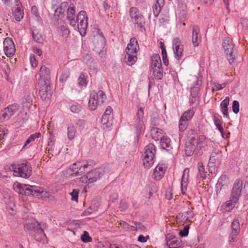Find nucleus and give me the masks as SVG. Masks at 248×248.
<instances>
[{
	"instance_id": "nucleus-55",
	"label": "nucleus",
	"mask_w": 248,
	"mask_h": 248,
	"mask_svg": "<svg viewBox=\"0 0 248 248\" xmlns=\"http://www.w3.org/2000/svg\"><path fill=\"white\" fill-rule=\"evenodd\" d=\"M79 190L77 189H74L70 193V195L72 196L71 200L77 202L78 200Z\"/></svg>"
},
{
	"instance_id": "nucleus-64",
	"label": "nucleus",
	"mask_w": 248,
	"mask_h": 248,
	"mask_svg": "<svg viewBox=\"0 0 248 248\" xmlns=\"http://www.w3.org/2000/svg\"><path fill=\"white\" fill-rule=\"evenodd\" d=\"M119 224L124 229L131 230V226H130V225L128 224L127 222L123 220L120 221Z\"/></svg>"
},
{
	"instance_id": "nucleus-60",
	"label": "nucleus",
	"mask_w": 248,
	"mask_h": 248,
	"mask_svg": "<svg viewBox=\"0 0 248 248\" xmlns=\"http://www.w3.org/2000/svg\"><path fill=\"white\" fill-rule=\"evenodd\" d=\"M30 62H31V66L33 67H36L37 66L38 62L36 60L34 55H30Z\"/></svg>"
},
{
	"instance_id": "nucleus-43",
	"label": "nucleus",
	"mask_w": 248,
	"mask_h": 248,
	"mask_svg": "<svg viewBox=\"0 0 248 248\" xmlns=\"http://www.w3.org/2000/svg\"><path fill=\"white\" fill-rule=\"evenodd\" d=\"M194 114V111L193 110L189 109L184 112L180 118L187 122L191 119Z\"/></svg>"
},
{
	"instance_id": "nucleus-54",
	"label": "nucleus",
	"mask_w": 248,
	"mask_h": 248,
	"mask_svg": "<svg viewBox=\"0 0 248 248\" xmlns=\"http://www.w3.org/2000/svg\"><path fill=\"white\" fill-rule=\"evenodd\" d=\"M232 111L235 114H237L239 111V103L238 101L234 100L232 102Z\"/></svg>"
},
{
	"instance_id": "nucleus-53",
	"label": "nucleus",
	"mask_w": 248,
	"mask_h": 248,
	"mask_svg": "<svg viewBox=\"0 0 248 248\" xmlns=\"http://www.w3.org/2000/svg\"><path fill=\"white\" fill-rule=\"evenodd\" d=\"M81 108L82 107L79 104L73 105L70 107L71 111L75 113L79 112L81 111Z\"/></svg>"
},
{
	"instance_id": "nucleus-21",
	"label": "nucleus",
	"mask_w": 248,
	"mask_h": 248,
	"mask_svg": "<svg viewBox=\"0 0 248 248\" xmlns=\"http://www.w3.org/2000/svg\"><path fill=\"white\" fill-rule=\"evenodd\" d=\"M221 157V152L220 151H215L211 153L209 161L208 163V167L209 168V171L212 173L211 168L214 166V164L218 161Z\"/></svg>"
},
{
	"instance_id": "nucleus-22",
	"label": "nucleus",
	"mask_w": 248,
	"mask_h": 248,
	"mask_svg": "<svg viewBox=\"0 0 248 248\" xmlns=\"http://www.w3.org/2000/svg\"><path fill=\"white\" fill-rule=\"evenodd\" d=\"M40 78L38 80L45 81V82H50V70L46 66H42L40 69Z\"/></svg>"
},
{
	"instance_id": "nucleus-27",
	"label": "nucleus",
	"mask_w": 248,
	"mask_h": 248,
	"mask_svg": "<svg viewBox=\"0 0 248 248\" xmlns=\"http://www.w3.org/2000/svg\"><path fill=\"white\" fill-rule=\"evenodd\" d=\"M67 7L68 3L67 2L61 3L56 9L54 7L55 10L54 16L56 18H61V17H62V15Z\"/></svg>"
},
{
	"instance_id": "nucleus-30",
	"label": "nucleus",
	"mask_w": 248,
	"mask_h": 248,
	"mask_svg": "<svg viewBox=\"0 0 248 248\" xmlns=\"http://www.w3.org/2000/svg\"><path fill=\"white\" fill-rule=\"evenodd\" d=\"M152 62L151 67L157 68L162 66L161 60L160 56L158 54H154L151 57Z\"/></svg>"
},
{
	"instance_id": "nucleus-52",
	"label": "nucleus",
	"mask_w": 248,
	"mask_h": 248,
	"mask_svg": "<svg viewBox=\"0 0 248 248\" xmlns=\"http://www.w3.org/2000/svg\"><path fill=\"white\" fill-rule=\"evenodd\" d=\"M187 122L180 118L179 124V130L181 132L184 131L187 127Z\"/></svg>"
},
{
	"instance_id": "nucleus-40",
	"label": "nucleus",
	"mask_w": 248,
	"mask_h": 248,
	"mask_svg": "<svg viewBox=\"0 0 248 248\" xmlns=\"http://www.w3.org/2000/svg\"><path fill=\"white\" fill-rule=\"evenodd\" d=\"M163 6L164 4H160L156 2H155L153 4L152 9L153 14L155 17H157L159 15Z\"/></svg>"
},
{
	"instance_id": "nucleus-59",
	"label": "nucleus",
	"mask_w": 248,
	"mask_h": 248,
	"mask_svg": "<svg viewBox=\"0 0 248 248\" xmlns=\"http://www.w3.org/2000/svg\"><path fill=\"white\" fill-rule=\"evenodd\" d=\"M231 226H232V230H235V231H239V227H240L239 222L237 220H236V219L234 220L233 221V222H232Z\"/></svg>"
},
{
	"instance_id": "nucleus-1",
	"label": "nucleus",
	"mask_w": 248,
	"mask_h": 248,
	"mask_svg": "<svg viewBox=\"0 0 248 248\" xmlns=\"http://www.w3.org/2000/svg\"><path fill=\"white\" fill-rule=\"evenodd\" d=\"M8 168L10 170L13 171L14 175L16 177L28 178L32 174L31 165L26 161L17 164H12Z\"/></svg>"
},
{
	"instance_id": "nucleus-13",
	"label": "nucleus",
	"mask_w": 248,
	"mask_h": 248,
	"mask_svg": "<svg viewBox=\"0 0 248 248\" xmlns=\"http://www.w3.org/2000/svg\"><path fill=\"white\" fill-rule=\"evenodd\" d=\"M3 49L5 54L8 57H12L15 53L14 43L11 38L7 37L3 41Z\"/></svg>"
},
{
	"instance_id": "nucleus-25",
	"label": "nucleus",
	"mask_w": 248,
	"mask_h": 248,
	"mask_svg": "<svg viewBox=\"0 0 248 248\" xmlns=\"http://www.w3.org/2000/svg\"><path fill=\"white\" fill-rule=\"evenodd\" d=\"M138 49L139 45L136 38L135 37L131 38L130 40V43L127 46L126 52L136 53Z\"/></svg>"
},
{
	"instance_id": "nucleus-51",
	"label": "nucleus",
	"mask_w": 248,
	"mask_h": 248,
	"mask_svg": "<svg viewBox=\"0 0 248 248\" xmlns=\"http://www.w3.org/2000/svg\"><path fill=\"white\" fill-rule=\"evenodd\" d=\"M77 128L80 132H81L85 127V123L83 120H78L75 124Z\"/></svg>"
},
{
	"instance_id": "nucleus-14",
	"label": "nucleus",
	"mask_w": 248,
	"mask_h": 248,
	"mask_svg": "<svg viewBox=\"0 0 248 248\" xmlns=\"http://www.w3.org/2000/svg\"><path fill=\"white\" fill-rule=\"evenodd\" d=\"M172 47L175 58L178 60H180L183 55V46L178 38L173 39Z\"/></svg>"
},
{
	"instance_id": "nucleus-44",
	"label": "nucleus",
	"mask_w": 248,
	"mask_h": 248,
	"mask_svg": "<svg viewBox=\"0 0 248 248\" xmlns=\"http://www.w3.org/2000/svg\"><path fill=\"white\" fill-rule=\"evenodd\" d=\"M75 7L72 4H70L67 9V18H74L75 16Z\"/></svg>"
},
{
	"instance_id": "nucleus-3",
	"label": "nucleus",
	"mask_w": 248,
	"mask_h": 248,
	"mask_svg": "<svg viewBox=\"0 0 248 248\" xmlns=\"http://www.w3.org/2000/svg\"><path fill=\"white\" fill-rule=\"evenodd\" d=\"M106 99V93L103 91H93L90 93L88 107L91 110H94L98 106L103 105Z\"/></svg>"
},
{
	"instance_id": "nucleus-17",
	"label": "nucleus",
	"mask_w": 248,
	"mask_h": 248,
	"mask_svg": "<svg viewBox=\"0 0 248 248\" xmlns=\"http://www.w3.org/2000/svg\"><path fill=\"white\" fill-rule=\"evenodd\" d=\"M105 173L103 168L95 169L88 173V178L91 183L99 180Z\"/></svg>"
},
{
	"instance_id": "nucleus-47",
	"label": "nucleus",
	"mask_w": 248,
	"mask_h": 248,
	"mask_svg": "<svg viewBox=\"0 0 248 248\" xmlns=\"http://www.w3.org/2000/svg\"><path fill=\"white\" fill-rule=\"evenodd\" d=\"M69 75L70 71L69 70H64L60 76V81L61 82H63L65 81L69 77Z\"/></svg>"
},
{
	"instance_id": "nucleus-9",
	"label": "nucleus",
	"mask_w": 248,
	"mask_h": 248,
	"mask_svg": "<svg viewBox=\"0 0 248 248\" xmlns=\"http://www.w3.org/2000/svg\"><path fill=\"white\" fill-rule=\"evenodd\" d=\"M77 20L78 22V28L81 35L84 36L86 34V30L88 27V17L86 12L84 11H80L78 15Z\"/></svg>"
},
{
	"instance_id": "nucleus-15",
	"label": "nucleus",
	"mask_w": 248,
	"mask_h": 248,
	"mask_svg": "<svg viewBox=\"0 0 248 248\" xmlns=\"http://www.w3.org/2000/svg\"><path fill=\"white\" fill-rule=\"evenodd\" d=\"M15 6L12 8L13 14L15 19L20 21L24 16V12L22 4L19 0H15Z\"/></svg>"
},
{
	"instance_id": "nucleus-62",
	"label": "nucleus",
	"mask_w": 248,
	"mask_h": 248,
	"mask_svg": "<svg viewBox=\"0 0 248 248\" xmlns=\"http://www.w3.org/2000/svg\"><path fill=\"white\" fill-rule=\"evenodd\" d=\"M127 207L128 205L127 202L124 200L122 201L120 203V209L122 211H124L127 208Z\"/></svg>"
},
{
	"instance_id": "nucleus-58",
	"label": "nucleus",
	"mask_w": 248,
	"mask_h": 248,
	"mask_svg": "<svg viewBox=\"0 0 248 248\" xmlns=\"http://www.w3.org/2000/svg\"><path fill=\"white\" fill-rule=\"evenodd\" d=\"M239 231L232 230L230 235V241L234 242L236 240V237L238 235Z\"/></svg>"
},
{
	"instance_id": "nucleus-42",
	"label": "nucleus",
	"mask_w": 248,
	"mask_h": 248,
	"mask_svg": "<svg viewBox=\"0 0 248 248\" xmlns=\"http://www.w3.org/2000/svg\"><path fill=\"white\" fill-rule=\"evenodd\" d=\"M41 137V133L39 132L35 133L30 136L28 139L26 140L23 148H25L31 142L34 141L36 139L39 138Z\"/></svg>"
},
{
	"instance_id": "nucleus-11",
	"label": "nucleus",
	"mask_w": 248,
	"mask_h": 248,
	"mask_svg": "<svg viewBox=\"0 0 248 248\" xmlns=\"http://www.w3.org/2000/svg\"><path fill=\"white\" fill-rule=\"evenodd\" d=\"M191 132L192 135L189 137V141H190V144H192L197 149H201L203 147L206 143L205 137L203 135L198 136L195 134L193 131Z\"/></svg>"
},
{
	"instance_id": "nucleus-56",
	"label": "nucleus",
	"mask_w": 248,
	"mask_h": 248,
	"mask_svg": "<svg viewBox=\"0 0 248 248\" xmlns=\"http://www.w3.org/2000/svg\"><path fill=\"white\" fill-rule=\"evenodd\" d=\"M35 232L37 234L40 236V238L41 239L43 237L45 236V234L44 233V230L41 227L39 224H37L36 227Z\"/></svg>"
},
{
	"instance_id": "nucleus-20",
	"label": "nucleus",
	"mask_w": 248,
	"mask_h": 248,
	"mask_svg": "<svg viewBox=\"0 0 248 248\" xmlns=\"http://www.w3.org/2000/svg\"><path fill=\"white\" fill-rule=\"evenodd\" d=\"M33 186L36 188H34V189L37 190L38 192H34L33 191L32 192L31 195L34 196H41L42 198L50 200H52L54 199L53 196L49 192L43 190L42 188L39 186Z\"/></svg>"
},
{
	"instance_id": "nucleus-4",
	"label": "nucleus",
	"mask_w": 248,
	"mask_h": 248,
	"mask_svg": "<svg viewBox=\"0 0 248 248\" xmlns=\"http://www.w3.org/2000/svg\"><path fill=\"white\" fill-rule=\"evenodd\" d=\"M155 152V146L153 143H149L145 147L142 163L145 168L149 169L154 164Z\"/></svg>"
},
{
	"instance_id": "nucleus-31",
	"label": "nucleus",
	"mask_w": 248,
	"mask_h": 248,
	"mask_svg": "<svg viewBox=\"0 0 248 248\" xmlns=\"http://www.w3.org/2000/svg\"><path fill=\"white\" fill-rule=\"evenodd\" d=\"M229 102L230 98L228 96H227L221 102L220 104L221 111L223 113V115L227 117L229 116L228 112V106L229 105Z\"/></svg>"
},
{
	"instance_id": "nucleus-32",
	"label": "nucleus",
	"mask_w": 248,
	"mask_h": 248,
	"mask_svg": "<svg viewBox=\"0 0 248 248\" xmlns=\"http://www.w3.org/2000/svg\"><path fill=\"white\" fill-rule=\"evenodd\" d=\"M227 183L228 178L227 176L226 175H221L216 184L217 192H219L223 186L227 185Z\"/></svg>"
},
{
	"instance_id": "nucleus-24",
	"label": "nucleus",
	"mask_w": 248,
	"mask_h": 248,
	"mask_svg": "<svg viewBox=\"0 0 248 248\" xmlns=\"http://www.w3.org/2000/svg\"><path fill=\"white\" fill-rule=\"evenodd\" d=\"M192 41L194 46H198L201 41L200 29L198 26H194L193 27Z\"/></svg>"
},
{
	"instance_id": "nucleus-23",
	"label": "nucleus",
	"mask_w": 248,
	"mask_h": 248,
	"mask_svg": "<svg viewBox=\"0 0 248 248\" xmlns=\"http://www.w3.org/2000/svg\"><path fill=\"white\" fill-rule=\"evenodd\" d=\"M18 106L17 104H12L8 106L4 109L3 117L5 119L10 118L17 111Z\"/></svg>"
},
{
	"instance_id": "nucleus-61",
	"label": "nucleus",
	"mask_w": 248,
	"mask_h": 248,
	"mask_svg": "<svg viewBox=\"0 0 248 248\" xmlns=\"http://www.w3.org/2000/svg\"><path fill=\"white\" fill-rule=\"evenodd\" d=\"M188 229L189 227L187 225L185 226L183 230L179 232V234L183 237L186 236L188 235Z\"/></svg>"
},
{
	"instance_id": "nucleus-39",
	"label": "nucleus",
	"mask_w": 248,
	"mask_h": 248,
	"mask_svg": "<svg viewBox=\"0 0 248 248\" xmlns=\"http://www.w3.org/2000/svg\"><path fill=\"white\" fill-rule=\"evenodd\" d=\"M87 75L85 74H81L78 79V85L80 88L86 87L87 84Z\"/></svg>"
},
{
	"instance_id": "nucleus-8",
	"label": "nucleus",
	"mask_w": 248,
	"mask_h": 248,
	"mask_svg": "<svg viewBox=\"0 0 248 248\" xmlns=\"http://www.w3.org/2000/svg\"><path fill=\"white\" fill-rule=\"evenodd\" d=\"M33 186L22 185L16 182L13 185V189L17 193L22 195H31L32 192H38Z\"/></svg>"
},
{
	"instance_id": "nucleus-18",
	"label": "nucleus",
	"mask_w": 248,
	"mask_h": 248,
	"mask_svg": "<svg viewBox=\"0 0 248 248\" xmlns=\"http://www.w3.org/2000/svg\"><path fill=\"white\" fill-rule=\"evenodd\" d=\"M167 239V245L169 248H182L184 247L182 241L175 236H169Z\"/></svg>"
},
{
	"instance_id": "nucleus-5",
	"label": "nucleus",
	"mask_w": 248,
	"mask_h": 248,
	"mask_svg": "<svg viewBox=\"0 0 248 248\" xmlns=\"http://www.w3.org/2000/svg\"><path fill=\"white\" fill-rule=\"evenodd\" d=\"M130 16L135 28L140 31H142L144 29L145 22L143 16L139 13L137 8L132 7L130 8Z\"/></svg>"
},
{
	"instance_id": "nucleus-36",
	"label": "nucleus",
	"mask_w": 248,
	"mask_h": 248,
	"mask_svg": "<svg viewBox=\"0 0 248 248\" xmlns=\"http://www.w3.org/2000/svg\"><path fill=\"white\" fill-rule=\"evenodd\" d=\"M67 138L69 140H73L77 133L76 127L73 124H70L67 126Z\"/></svg>"
},
{
	"instance_id": "nucleus-46",
	"label": "nucleus",
	"mask_w": 248,
	"mask_h": 248,
	"mask_svg": "<svg viewBox=\"0 0 248 248\" xmlns=\"http://www.w3.org/2000/svg\"><path fill=\"white\" fill-rule=\"evenodd\" d=\"M32 37L34 40L37 43H41L43 40L41 34L35 31L32 32Z\"/></svg>"
},
{
	"instance_id": "nucleus-2",
	"label": "nucleus",
	"mask_w": 248,
	"mask_h": 248,
	"mask_svg": "<svg viewBox=\"0 0 248 248\" xmlns=\"http://www.w3.org/2000/svg\"><path fill=\"white\" fill-rule=\"evenodd\" d=\"M222 47L229 63L232 64L234 62L237 56V51L232 39L228 37H225L223 40Z\"/></svg>"
},
{
	"instance_id": "nucleus-57",
	"label": "nucleus",
	"mask_w": 248,
	"mask_h": 248,
	"mask_svg": "<svg viewBox=\"0 0 248 248\" xmlns=\"http://www.w3.org/2000/svg\"><path fill=\"white\" fill-rule=\"evenodd\" d=\"M162 60L164 64L167 66L169 63L168 60L167 59V52L165 48H162Z\"/></svg>"
},
{
	"instance_id": "nucleus-10",
	"label": "nucleus",
	"mask_w": 248,
	"mask_h": 248,
	"mask_svg": "<svg viewBox=\"0 0 248 248\" xmlns=\"http://www.w3.org/2000/svg\"><path fill=\"white\" fill-rule=\"evenodd\" d=\"M144 107H140L139 108L138 112L137 113V119L135 123V132L137 135H139L141 134L142 130L144 127L143 112Z\"/></svg>"
},
{
	"instance_id": "nucleus-50",
	"label": "nucleus",
	"mask_w": 248,
	"mask_h": 248,
	"mask_svg": "<svg viewBox=\"0 0 248 248\" xmlns=\"http://www.w3.org/2000/svg\"><path fill=\"white\" fill-rule=\"evenodd\" d=\"M226 83H223L222 84H219L218 83L214 82L213 83L212 90L217 91L223 89L226 86Z\"/></svg>"
},
{
	"instance_id": "nucleus-19",
	"label": "nucleus",
	"mask_w": 248,
	"mask_h": 248,
	"mask_svg": "<svg viewBox=\"0 0 248 248\" xmlns=\"http://www.w3.org/2000/svg\"><path fill=\"white\" fill-rule=\"evenodd\" d=\"M167 167L165 164H158L155 168L153 176L156 180L160 179L164 175Z\"/></svg>"
},
{
	"instance_id": "nucleus-33",
	"label": "nucleus",
	"mask_w": 248,
	"mask_h": 248,
	"mask_svg": "<svg viewBox=\"0 0 248 248\" xmlns=\"http://www.w3.org/2000/svg\"><path fill=\"white\" fill-rule=\"evenodd\" d=\"M198 172L197 175V178L199 180L205 179L206 178V172L205 171L204 166L201 162H199L198 164Z\"/></svg>"
},
{
	"instance_id": "nucleus-29",
	"label": "nucleus",
	"mask_w": 248,
	"mask_h": 248,
	"mask_svg": "<svg viewBox=\"0 0 248 248\" xmlns=\"http://www.w3.org/2000/svg\"><path fill=\"white\" fill-rule=\"evenodd\" d=\"M125 62L128 65L134 64L137 60L136 53L126 52L125 56Z\"/></svg>"
},
{
	"instance_id": "nucleus-34",
	"label": "nucleus",
	"mask_w": 248,
	"mask_h": 248,
	"mask_svg": "<svg viewBox=\"0 0 248 248\" xmlns=\"http://www.w3.org/2000/svg\"><path fill=\"white\" fill-rule=\"evenodd\" d=\"M237 202L238 201L233 200L232 199V197H231L230 200L227 201L225 203H224L222 205L221 208L225 211H230L233 208Z\"/></svg>"
},
{
	"instance_id": "nucleus-28",
	"label": "nucleus",
	"mask_w": 248,
	"mask_h": 248,
	"mask_svg": "<svg viewBox=\"0 0 248 248\" xmlns=\"http://www.w3.org/2000/svg\"><path fill=\"white\" fill-rule=\"evenodd\" d=\"M163 133L161 129L153 127L151 129V136L153 139L155 140H158L163 138Z\"/></svg>"
},
{
	"instance_id": "nucleus-37",
	"label": "nucleus",
	"mask_w": 248,
	"mask_h": 248,
	"mask_svg": "<svg viewBox=\"0 0 248 248\" xmlns=\"http://www.w3.org/2000/svg\"><path fill=\"white\" fill-rule=\"evenodd\" d=\"M151 70L153 71V75L155 79L161 80L163 78V70L162 66L161 67L153 68H151Z\"/></svg>"
},
{
	"instance_id": "nucleus-7",
	"label": "nucleus",
	"mask_w": 248,
	"mask_h": 248,
	"mask_svg": "<svg viewBox=\"0 0 248 248\" xmlns=\"http://www.w3.org/2000/svg\"><path fill=\"white\" fill-rule=\"evenodd\" d=\"M89 166L88 163L83 161H77L69 167V173L72 176L81 175L84 173Z\"/></svg>"
},
{
	"instance_id": "nucleus-45",
	"label": "nucleus",
	"mask_w": 248,
	"mask_h": 248,
	"mask_svg": "<svg viewBox=\"0 0 248 248\" xmlns=\"http://www.w3.org/2000/svg\"><path fill=\"white\" fill-rule=\"evenodd\" d=\"M194 213L192 209H189L186 212L182 213V217L185 220H190L193 218Z\"/></svg>"
},
{
	"instance_id": "nucleus-48",
	"label": "nucleus",
	"mask_w": 248,
	"mask_h": 248,
	"mask_svg": "<svg viewBox=\"0 0 248 248\" xmlns=\"http://www.w3.org/2000/svg\"><path fill=\"white\" fill-rule=\"evenodd\" d=\"M31 14L34 16L35 20L39 21L41 19L37 7L33 6L31 9Z\"/></svg>"
},
{
	"instance_id": "nucleus-26",
	"label": "nucleus",
	"mask_w": 248,
	"mask_h": 248,
	"mask_svg": "<svg viewBox=\"0 0 248 248\" xmlns=\"http://www.w3.org/2000/svg\"><path fill=\"white\" fill-rule=\"evenodd\" d=\"M189 169L186 168L184 170L183 175L181 180V191L184 194L186 190L187 186L188 178L189 176Z\"/></svg>"
},
{
	"instance_id": "nucleus-6",
	"label": "nucleus",
	"mask_w": 248,
	"mask_h": 248,
	"mask_svg": "<svg viewBox=\"0 0 248 248\" xmlns=\"http://www.w3.org/2000/svg\"><path fill=\"white\" fill-rule=\"evenodd\" d=\"M38 84L39 93L41 98L44 100L50 98L52 94L50 82L46 83L42 80H38Z\"/></svg>"
},
{
	"instance_id": "nucleus-12",
	"label": "nucleus",
	"mask_w": 248,
	"mask_h": 248,
	"mask_svg": "<svg viewBox=\"0 0 248 248\" xmlns=\"http://www.w3.org/2000/svg\"><path fill=\"white\" fill-rule=\"evenodd\" d=\"M242 188V180L239 179L236 180L233 184L231 194V197H232L233 200L238 201L239 197L241 195Z\"/></svg>"
},
{
	"instance_id": "nucleus-38",
	"label": "nucleus",
	"mask_w": 248,
	"mask_h": 248,
	"mask_svg": "<svg viewBox=\"0 0 248 248\" xmlns=\"http://www.w3.org/2000/svg\"><path fill=\"white\" fill-rule=\"evenodd\" d=\"M170 138L163 136L160 140V146L163 149L169 151L171 149L170 144Z\"/></svg>"
},
{
	"instance_id": "nucleus-49",
	"label": "nucleus",
	"mask_w": 248,
	"mask_h": 248,
	"mask_svg": "<svg viewBox=\"0 0 248 248\" xmlns=\"http://www.w3.org/2000/svg\"><path fill=\"white\" fill-rule=\"evenodd\" d=\"M81 240L85 243L90 242L92 241V238L89 236V233L84 231V233L81 236Z\"/></svg>"
},
{
	"instance_id": "nucleus-41",
	"label": "nucleus",
	"mask_w": 248,
	"mask_h": 248,
	"mask_svg": "<svg viewBox=\"0 0 248 248\" xmlns=\"http://www.w3.org/2000/svg\"><path fill=\"white\" fill-rule=\"evenodd\" d=\"M195 147L192 144H190V141H189V143L187 144L185 147V154L187 156L191 155L195 149Z\"/></svg>"
},
{
	"instance_id": "nucleus-35",
	"label": "nucleus",
	"mask_w": 248,
	"mask_h": 248,
	"mask_svg": "<svg viewBox=\"0 0 248 248\" xmlns=\"http://www.w3.org/2000/svg\"><path fill=\"white\" fill-rule=\"evenodd\" d=\"M112 116L103 115L101 119L103 128L105 129L110 126L112 124Z\"/></svg>"
},
{
	"instance_id": "nucleus-16",
	"label": "nucleus",
	"mask_w": 248,
	"mask_h": 248,
	"mask_svg": "<svg viewBox=\"0 0 248 248\" xmlns=\"http://www.w3.org/2000/svg\"><path fill=\"white\" fill-rule=\"evenodd\" d=\"M202 84L201 79H197L191 85V102L194 103L197 101V96L200 91V87Z\"/></svg>"
},
{
	"instance_id": "nucleus-63",
	"label": "nucleus",
	"mask_w": 248,
	"mask_h": 248,
	"mask_svg": "<svg viewBox=\"0 0 248 248\" xmlns=\"http://www.w3.org/2000/svg\"><path fill=\"white\" fill-rule=\"evenodd\" d=\"M69 22V24L73 28H76L77 27V18L76 17L67 18Z\"/></svg>"
}]
</instances>
